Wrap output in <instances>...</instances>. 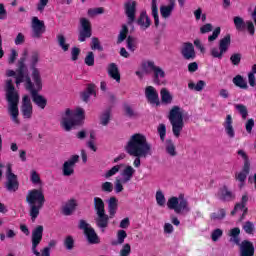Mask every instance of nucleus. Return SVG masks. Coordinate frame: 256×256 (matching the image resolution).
Listing matches in <instances>:
<instances>
[{
  "label": "nucleus",
  "mask_w": 256,
  "mask_h": 256,
  "mask_svg": "<svg viewBox=\"0 0 256 256\" xmlns=\"http://www.w3.org/2000/svg\"><path fill=\"white\" fill-rule=\"evenodd\" d=\"M125 151L130 157H135L133 165L136 168L141 167V159H147V157L153 155L151 143L141 133H135L130 137L125 146Z\"/></svg>",
  "instance_id": "1"
},
{
  "label": "nucleus",
  "mask_w": 256,
  "mask_h": 256,
  "mask_svg": "<svg viewBox=\"0 0 256 256\" xmlns=\"http://www.w3.org/2000/svg\"><path fill=\"white\" fill-rule=\"evenodd\" d=\"M83 121H85V110L83 108H76L75 112L68 108L62 113L60 127L66 132H69L74 129V127L83 125Z\"/></svg>",
  "instance_id": "2"
},
{
  "label": "nucleus",
  "mask_w": 256,
  "mask_h": 256,
  "mask_svg": "<svg viewBox=\"0 0 256 256\" xmlns=\"http://www.w3.org/2000/svg\"><path fill=\"white\" fill-rule=\"evenodd\" d=\"M33 219L39 217V211L45 205V194L43 193V181L36 171H33Z\"/></svg>",
  "instance_id": "3"
},
{
  "label": "nucleus",
  "mask_w": 256,
  "mask_h": 256,
  "mask_svg": "<svg viewBox=\"0 0 256 256\" xmlns=\"http://www.w3.org/2000/svg\"><path fill=\"white\" fill-rule=\"evenodd\" d=\"M6 87V99L9 103L8 111L12 121L19 125V93L15 91V85H13V80L11 79L7 80Z\"/></svg>",
  "instance_id": "4"
},
{
  "label": "nucleus",
  "mask_w": 256,
  "mask_h": 256,
  "mask_svg": "<svg viewBox=\"0 0 256 256\" xmlns=\"http://www.w3.org/2000/svg\"><path fill=\"white\" fill-rule=\"evenodd\" d=\"M168 119L170 125H172V133L174 137H181V132L183 127H185V122L183 121V112H181V107L173 106L169 112Z\"/></svg>",
  "instance_id": "5"
},
{
  "label": "nucleus",
  "mask_w": 256,
  "mask_h": 256,
  "mask_svg": "<svg viewBox=\"0 0 256 256\" xmlns=\"http://www.w3.org/2000/svg\"><path fill=\"white\" fill-rule=\"evenodd\" d=\"M119 209V200L117 197L112 196L108 199V214L105 210L96 212L97 225H109V219H113L117 215V210Z\"/></svg>",
  "instance_id": "6"
},
{
  "label": "nucleus",
  "mask_w": 256,
  "mask_h": 256,
  "mask_svg": "<svg viewBox=\"0 0 256 256\" xmlns=\"http://www.w3.org/2000/svg\"><path fill=\"white\" fill-rule=\"evenodd\" d=\"M231 46V34H227L219 41V48L213 47L210 50V55L214 59H223V55L229 51Z\"/></svg>",
  "instance_id": "7"
},
{
  "label": "nucleus",
  "mask_w": 256,
  "mask_h": 256,
  "mask_svg": "<svg viewBox=\"0 0 256 256\" xmlns=\"http://www.w3.org/2000/svg\"><path fill=\"white\" fill-rule=\"evenodd\" d=\"M6 167L5 188L9 193H16V191H19V179L17 178V175L13 173V166L11 164H7Z\"/></svg>",
  "instance_id": "8"
},
{
  "label": "nucleus",
  "mask_w": 256,
  "mask_h": 256,
  "mask_svg": "<svg viewBox=\"0 0 256 256\" xmlns=\"http://www.w3.org/2000/svg\"><path fill=\"white\" fill-rule=\"evenodd\" d=\"M91 35H93V28L91 26V21L87 18L80 19V29L78 32V41L80 43H85L87 39H91Z\"/></svg>",
  "instance_id": "9"
},
{
  "label": "nucleus",
  "mask_w": 256,
  "mask_h": 256,
  "mask_svg": "<svg viewBox=\"0 0 256 256\" xmlns=\"http://www.w3.org/2000/svg\"><path fill=\"white\" fill-rule=\"evenodd\" d=\"M43 239V226H38L33 232V253L36 256H51L49 248H44L41 253L37 251V245L41 243Z\"/></svg>",
  "instance_id": "10"
},
{
  "label": "nucleus",
  "mask_w": 256,
  "mask_h": 256,
  "mask_svg": "<svg viewBox=\"0 0 256 256\" xmlns=\"http://www.w3.org/2000/svg\"><path fill=\"white\" fill-rule=\"evenodd\" d=\"M167 207L168 209L175 211L178 215L183 213V211H189V203L185 198H182L179 201L178 197H171L168 199Z\"/></svg>",
  "instance_id": "11"
},
{
  "label": "nucleus",
  "mask_w": 256,
  "mask_h": 256,
  "mask_svg": "<svg viewBox=\"0 0 256 256\" xmlns=\"http://www.w3.org/2000/svg\"><path fill=\"white\" fill-rule=\"evenodd\" d=\"M233 21L237 31H245L247 29L249 35H255V24H253V21L248 20L245 22L241 16H235Z\"/></svg>",
  "instance_id": "12"
},
{
  "label": "nucleus",
  "mask_w": 256,
  "mask_h": 256,
  "mask_svg": "<svg viewBox=\"0 0 256 256\" xmlns=\"http://www.w3.org/2000/svg\"><path fill=\"white\" fill-rule=\"evenodd\" d=\"M148 69H150V71H153L154 75H153V82L155 85H163V81H161L162 79H165V71L162 70L161 67L156 66L154 61L148 60L146 62Z\"/></svg>",
  "instance_id": "13"
},
{
  "label": "nucleus",
  "mask_w": 256,
  "mask_h": 256,
  "mask_svg": "<svg viewBox=\"0 0 256 256\" xmlns=\"http://www.w3.org/2000/svg\"><path fill=\"white\" fill-rule=\"evenodd\" d=\"M247 203H249V194L244 193L241 201L235 204L234 209L231 211V215H235L236 213H239V211H242L240 221H243L245 219V215H247L249 211Z\"/></svg>",
  "instance_id": "14"
},
{
  "label": "nucleus",
  "mask_w": 256,
  "mask_h": 256,
  "mask_svg": "<svg viewBox=\"0 0 256 256\" xmlns=\"http://www.w3.org/2000/svg\"><path fill=\"white\" fill-rule=\"evenodd\" d=\"M79 163V155L75 154L70 157L69 160L65 161L62 166V173L64 177H71L75 173V165Z\"/></svg>",
  "instance_id": "15"
},
{
  "label": "nucleus",
  "mask_w": 256,
  "mask_h": 256,
  "mask_svg": "<svg viewBox=\"0 0 256 256\" xmlns=\"http://www.w3.org/2000/svg\"><path fill=\"white\" fill-rule=\"evenodd\" d=\"M216 197L219 201H222V203H231V201H235V193H233L227 185L218 189Z\"/></svg>",
  "instance_id": "16"
},
{
  "label": "nucleus",
  "mask_w": 256,
  "mask_h": 256,
  "mask_svg": "<svg viewBox=\"0 0 256 256\" xmlns=\"http://www.w3.org/2000/svg\"><path fill=\"white\" fill-rule=\"evenodd\" d=\"M45 31H47V26H45V21L39 20L37 16H34L33 17V37L36 39H41Z\"/></svg>",
  "instance_id": "17"
},
{
  "label": "nucleus",
  "mask_w": 256,
  "mask_h": 256,
  "mask_svg": "<svg viewBox=\"0 0 256 256\" xmlns=\"http://www.w3.org/2000/svg\"><path fill=\"white\" fill-rule=\"evenodd\" d=\"M125 15L128 17V25L135 22V15L137 13V2L133 0H128L124 4Z\"/></svg>",
  "instance_id": "18"
},
{
  "label": "nucleus",
  "mask_w": 256,
  "mask_h": 256,
  "mask_svg": "<svg viewBox=\"0 0 256 256\" xmlns=\"http://www.w3.org/2000/svg\"><path fill=\"white\" fill-rule=\"evenodd\" d=\"M181 55L186 61H194L197 54L195 53V46L191 42H185L181 48Z\"/></svg>",
  "instance_id": "19"
},
{
  "label": "nucleus",
  "mask_w": 256,
  "mask_h": 256,
  "mask_svg": "<svg viewBox=\"0 0 256 256\" xmlns=\"http://www.w3.org/2000/svg\"><path fill=\"white\" fill-rule=\"evenodd\" d=\"M145 97L150 105H161V102L159 101V93L155 87L147 86L145 88Z\"/></svg>",
  "instance_id": "20"
},
{
  "label": "nucleus",
  "mask_w": 256,
  "mask_h": 256,
  "mask_svg": "<svg viewBox=\"0 0 256 256\" xmlns=\"http://www.w3.org/2000/svg\"><path fill=\"white\" fill-rule=\"evenodd\" d=\"M79 227L84 230L87 240L91 245H97L99 243V236H97L95 229L87 225H80Z\"/></svg>",
  "instance_id": "21"
},
{
  "label": "nucleus",
  "mask_w": 256,
  "mask_h": 256,
  "mask_svg": "<svg viewBox=\"0 0 256 256\" xmlns=\"http://www.w3.org/2000/svg\"><path fill=\"white\" fill-rule=\"evenodd\" d=\"M43 91V79L41 78V72L37 68H33V93H40Z\"/></svg>",
  "instance_id": "22"
},
{
  "label": "nucleus",
  "mask_w": 256,
  "mask_h": 256,
  "mask_svg": "<svg viewBox=\"0 0 256 256\" xmlns=\"http://www.w3.org/2000/svg\"><path fill=\"white\" fill-rule=\"evenodd\" d=\"M21 111H22L24 119H31V113L33 111V106L31 105V99L27 95H25L22 99Z\"/></svg>",
  "instance_id": "23"
},
{
  "label": "nucleus",
  "mask_w": 256,
  "mask_h": 256,
  "mask_svg": "<svg viewBox=\"0 0 256 256\" xmlns=\"http://www.w3.org/2000/svg\"><path fill=\"white\" fill-rule=\"evenodd\" d=\"M240 245V256H254L255 246L249 240L242 241Z\"/></svg>",
  "instance_id": "24"
},
{
  "label": "nucleus",
  "mask_w": 256,
  "mask_h": 256,
  "mask_svg": "<svg viewBox=\"0 0 256 256\" xmlns=\"http://www.w3.org/2000/svg\"><path fill=\"white\" fill-rule=\"evenodd\" d=\"M137 25H139L142 31H147L151 27V18L147 15V11H142L137 19Z\"/></svg>",
  "instance_id": "25"
},
{
  "label": "nucleus",
  "mask_w": 256,
  "mask_h": 256,
  "mask_svg": "<svg viewBox=\"0 0 256 256\" xmlns=\"http://www.w3.org/2000/svg\"><path fill=\"white\" fill-rule=\"evenodd\" d=\"M91 95H94V97L97 95V92L95 91V84L93 83L87 84L86 89L80 92V98L84 103H89Z\"/></svg>",
  "instance_id": "26"
},
{
  "label": "nucleus",
  "mask_w": 256,
  "mask_h": 256,
  "mask_svg": "<svg viewBox=\"0 0 256 256\" xmlns=\"http://www.w3.org/2000/svg\"><path fill=\"white\" fill-rule=\"evenodd\" d=\"M223 127L228 137H230V139H233V137H235V129L233 128V117L231 116V114H228L226 116Z\"/></svg>",
  "instance_id": "27"
},
{
  "label": "nucleus",
  "mask_w": 256,
  "mask_h": 256,
  "mask_svg": "<svg viewBox=\"0 0 256 256\" xmlns=\"http://www.w3.org/2000/svg\"><path fill=\"white\" fill-rule=\"evenodd\" d=\"M33 103L38 109H45L47 107V98L39 92H33Z\"/></svg>",
  "instance_id": "28"
},
{
  "label": "nucleus",
  "mask_w": 256,
  "mask_h": 256,
  "mask_svg": "<svg viewBox=\"0 0 256 256\" xmlns=\"http://www.w3.org/2000/svg\"><path fill=\"white\" fill-rule=\"evenodd\" d=\"M249 173H251V166H243L242 171L236 173L235 179L241 183L240 187L245 185V181H247V175H249Z\"/></svg>",
  "instance_id": "29"
},
{
  "label": "nucleus",
  "mask_w": 256,
  "mask_h": 256,
  "mask_svg": "<svg viewBox=\"0 0 256 256\" xmlns=\"http://www.w3.org/2000/svg\"><path fill=\"white\" fill-rule=\"evenodd\" d=\"M109 76L114 79L117 83H121V73H119V68L117 64L111 63L108 67Z\"/></svg>",
  "instance_id": "30"
},
{
  "label": "nucleus",
  "mask_w": 256,
  "mask_h": 256,
  "mask_svg": "<svg viewBox=\"0 0 256 256\" xmlns=\"http://www.w3.org/2000/svg\"><path fill=\"white\" fill-rule=\"evenodd\" d=\"M77 207V202L75 199L69 200L63 207H62V213L69 217V215H73V211H75Z\"/></svg>",
  "instance_id": "31"
},
{
  "label": "nucleus",
  "mask_w": 256,
  "mask_h": 256,
  "mask_svg": "<svg viewBox=\"0 0 256 256\" xmlns=\"http://www.w3.org/2000/svg\"><path fill=\"white\" fill-rule=\"evenodd\" d=\"M173 9H175V1L170 2L168 6H161L160 14L163 17V19H168V17H171V13H173Z\"/></svg>",
  "instance_id": "32"
},
{
  "label": "nucleus",
  "mask_w": 256,
  "mask_h": 256,
  "mask_svg": "<svg viewBox=\"0 0 256 256\" xmlns=\"http://www.w3.org/2000/svg\"><path fill=\"white\" fill-rule=\"evenodd\" d=\"M133 175H135V170L132 168V166H126L122 171V183H129V181L133 179Z\"/></svg>",
  "instance_id": "33"
},
{
  "label": "nucleus",
  "mask_w": 256,
  "mask_h": 256,
  "mask_svg": "<svg viewBox=\"0 0 256 256\" xmlns=\"http://www.w3.org/2000/svg\"><path fill=\"white\" fill-rule=\"evenodd\" d=\"M161 95V101L162 103H165V105H169L173 103V96L171 95V92L167 90V88H162L160 91Z\"/></svg>",
  "instance_id": "34"
},
{
  "label": "nucleus",
  "mask_w": 256,
  "mask_h": 256,
  "mask_svg": "<svg viewBox=\"0 0 256 256\" xmlns=\"http://www.w3.org/2000/svg\"><path fill=\"white\" fill-rule=\"evenodd\" d=\"M165 149L166 153L169 154L170 157H177V148L175 147V143H173V140H166Z\"/></svg>",
  "instance_id": "35"
},
{
  "label": "nucleus",
  "mask_w": 256,
  "mask_h": 256,
  "mask_svg": "<svg viewBox=\"0 0 256 256\" xmlns=\"http://www.w3.org/2000/svg\"><path fill=\"white\" fill-rule=\"evenodd\" d=\"M232 82L236 87H239V89H249V86L247 85V81H245V78L241 75H236Z\"/></svg>",
  "instance_id": "36"
},
{
  "label": "nucleus",
  "mask_w": 256,
  "mask_h": 256,
  "mask_svg": "<svg viewBox=\"0 0 256 256\" xmlns=\"http://www.w3.org/2000/svg\"><path fill=\"white\" fill-rule=\"evenodd\" d=\"M227 215V211L225 209L220 208L217 212H213L210 214L211 221H222V219H225Z\"/></svg>",
  "instance_id": "37"
},
{
  "label": "nucleus",
  "mask_w": 256,
  "mask_h": 256,
  "mask_svg": "<svg viewBox=\"0 0 256 256\" xmlns=\"http://www.w3.org/2000/svg\"><path fill=\"white\" fill-rule=\"evenodd\" d=\"M94 211L95 213L105 211V202L101 199V197H94Z\"/></svg>",
  "instance_id": "38"
},
{
  "label": "nucleus",
  "mask_w": 256,
  "mask_h": 256,
  "mask_svg": "<svg viewBox=\"0 0 256 256\" xmlns=\"http://www.w3.org/2000/svg\"><path fill=\"white\" fill-rule=\"evenodd\" d=\"M240 233H241V230L239 228H233L230 231V236H232V238H230V242L235 243L236 245H240L241 243V240L239 239Z\"/></svg>",
  "instance_id": "39"
},
{
  "label": "nucleus",
  "mask_w": 256,
  "mask_h": 256,
  "mask_svg": "<svg viewBox=\"0 0 256 256\" xmlns=\"http://www.w3.org/2000/svg\"><path fill=\"white\" fill-rule=\"evenodd\" d=\"M109 121H111V110H106L100 116V125L107 127V125H109Z\"/></svg>",
  "instance_id": "40"
},
{
  "label": "nucleus",
  "mask_w": 256,
  "mask_h": 256,
  "mask_svg": "<svg viewBox=\"0 0 256 256\" xmlns=\"http://www.w3.org/2000/svg\"><path fill=\"white\" fill-rule=\"evenodd\" d=\"M127 35H129V28L127 27V25H122V29L118 35V39H117V43L118 45L123 43V41H125V39H127Z\"/></svg>",
  "instance_id": "41"
},
{
  "label": "nucleus",
  "mask_w": 256,
  "mask_h": 256,
  "mask_svg": "<svg viewBox=\"0 0 256 256\" xmlns=\"http://www.w3.org/2000/svg\"><path fill=\"white\" fill-rule=\"evenodd\" d=\"M127 238V232L125 230H119L117 233V241H113L112 245H123L125 243V239Z\"/></svg>",
  "instance_id": "42"
},
{
  "label": "nucleus",
  "mask_w": 256,
  "mask_h": 256,
  "mask_svg": "<svg viewBox=\"0 0 256 256\" xmlns=\"http://www.w3.org/2000/svg\"><path fill=\"white\" fill-rule=\"evenodd\" d=\"M205 81L200 80L197 82V84L190 82L188 84V88L191 89L192 91H203V89L205 88Z\"/></svg>",
  "instance_id": "43"
},
{
  "label": "nucleus",
  "mask_w": 256,
  "mask_h": 256,
  "mask_svg": "<svg viewBox=\"0 0 256 256\" xmlns=\"http://www.w3.org/2000/svg\"><path fill=\"white\" fill-rule=\"evenodd\" d=\"M57 41H58L59 47H61V49L64 52L69 51L70 45L66 43L67 40L65 39L64 35H62V34L57 35Z\"/></svg>",
  "instance_id": "44"
},
{
  "label": "nucleus",
  "mask_w": 256,
  "mask_h": 256,
  "mask_svg": "<svg viewBox=\"0 0 256 256\" xmlns=\"http://www.w3.org/2000/svg\"><path fill=\"white\" fill-rule=\"evenodd\" d=\"M235 109L238 111V113L241 115L242 119H247L249 115V110H247V106L243 104H236Z\"/></svg>",
  "instance_id": "45"
},
{
  "label": "nucleus",
  "mask_w": 256,
  "mask_h": 256,
  "mask_svg": "<svg viewBox=\"0 0 256 256\" xmlns=\"http://www.w3.org/2000/svg\"><path fill=\"white\" fill-rule=\"evenodd\" d=\"M64 247L67 251H73L75 249V239H73V236H67L64 239Z\"/></svg>",
  "instance_id": "46"
},
{
  "label": "nucleus",
  "mask_w": 256,
  "mask_h": 256,
  "mask_svg": "<svg viewBox=\"0 0 256 256\" xmlns=\"http://www.w3.org/2000/svg\"><path fill=\"white\" fill-rule=\"evenodd\" d=\"M90 47L92 51H103V46H101V41L99 38L92 37Z\"/></svg>",
  "instance_id": "47"
},
{
  "label": "nucleus",
  "mask_w": 256,
  "mask_h": 256,
  "mask_svg": "<svg viewBox=\"0 0 256 256\" xmlns=\"http://www.w3.org/2000/svg\"><path fill=\"white\" fill-rule=\"evenodd\" d=\"M237 155L241 157L244 161L243 167H251V162L249 161V155H247V152L245 150L240 149L237 151Z\"/></svg>",
  "instance_id": "48"
},
{
  "label": "nucleus",
  "mask_w": 256,
  "mask_h": 256,
  "mask_svg": "<svg viewBox=\"0 0 256 256\" xmlns=\"http://www.w3.org/2000/svg\"><path fill=\"white\" fill-rule=\"evenodd\" d=\"M84 63L88 67H93V65H95V54L92 51L87 53L84 59Z\"/></svg>",
  "instance_id": "49"
},
{
  "label": "nucleus",
  "mask_w": 256,
  "mask_h": 256,
  "mask_svg": "<svg viewBox=\"0 0 256 256\" xmlns=\"http://www.w3.org/2000/svg\"><path fill=\"white\" fill-rule=\"evenodd\" d=\"M243 58V55L241 53H234L230 56V62L235 67L239 66L241 64V59Z\"/></svg>",
  "instance_id": "50"
},
{
  "label": "nucleus",
  "mask_w": 256,
  "mask_h": 256,
  "mask_svg": "<svg viewBox=\"0 0 256 256\" xmlns=\"http://www.w3.org/2000/svg\"><path fill=\"white\" fill-rule=\"evenodd\" d=\"M156 202L159 207H165V195L161 190L156 192Z\"/></svg>",
  "instance_id": "51"
},
{
  "label": "nucleus",
  "mask_w": 256,
  "mask_h": 256,
  "mask_svg": "<svg viewBox=\"0 0 256 256\" xmlns=\"http://www.w3.org/2000/svg\"><path fill=\"white\" fill-rule=\"evenodd\" d=\"M127 49L134 53V51L137 49V46L135 45V38L133 36H128L127 40Z\"/></svg>",
  "instance_id": "52"
},
{
  "label": "nucleus",
  "mask_w": 256,
  "mask_h": 256,
  "mask_svg": "<svg viewBox=\"0 0 256 256\" xmlns=\"http://www.w3.org/2000/svg\"><path fill=\"white\" fill-rule=\"evenodd\" d=\"M26 201L30 207V212H29L30 217H31V219H33V190H29V193L26 197Z\"/></svg>",
  "instance_id": "53"
},
{
  "label": "nucleus",
  "mask_w": 256,
  "mask_h": 256,
  "mask_svg": "<svg viewBox=\"0 0 256 256\" xmlns=\"http://www.w3.org/2000/svg\"><path fill=\"white\" fill-rule=\"evenodd\" d=\"M121 169V166L119 165H116V166H113L110 170H108L104 177L106 179H109V177H113V175H117V173H119V170Z\"/></svg>",
  "instance_id": "54"
},
{
  "label": "nucleus",
  "mask_w": 256,
  "mask_h": 256,
  "mask_svg": "<svg viewBox=\"0 0 256 256\" xmlns=\"http://www.w3.org/2000/svg\"><path fill=\"white\" fill-rule=\"evenodd\" d=\"M124 111H125L126 117H130V118L137 117V112H135L129 104L124 105Z\"/></svg>",
  "instance_id": "55"
},
{
  "label": "nucleus",
  "mask_w": 256,
  "mask_h": 256,
  "mask_svg": "<svg viewBox=\"0 0 256 256\" xmlns=\"http://www.w3.org/2000/svg\"><path fill=\"white\" fill-rule=\"evenodd\" d=\"M158 133L161 141H165V137L167 135V126H165V124H159Z\"/></svg>",
  "instance_id": "56"
},
{
  "label": "nucleus",
  "mask_w": 256,
  "mask_h": 256,
  "mask_svg": "<svg viewBox=\"0 0 256 256\" xmlns=\"http://www.w3.org/2000/svg\"><path fill=\"white\" fill-rule=\"evenodd\" d=\"M101 191H103V193H113V183L111 182L102 183Z\"/></svg>",
  "instance_id": "57"
},
{
  "label": "nucleus",
  "mask_w": 256,
  "mask_h": 256,
  "mask_svg": "<svg viewBox=\"0 0 256 256\" xmlns=\"http://www.w3.org/2000/svg\"><path fill=\"white\" fill-rule=\"evenodd\" d=\"M81 55V49L77 46L73 47L71 50V60L77 61Z\"/></svg>",
  "instance_id": "58"
},
{
  "label": "nucleus",
  "mask_w": 256,
  "mask_h": 256,
  "mask_svg": "<svg viewBox=\"0 0 256 256\" xmlns=\"http://www.w3.org/2000/svg\"><path fill=\"white\" fill-rule=\"evenodd\" d=\"M219 35H221V27H216L212 33V35H210L208 37V41L211 43L213 41H215L217 39V37H219Z\"/></svg>",
  "instance_id": "59"
},
{
  "label": "nucleus",
  "mask_w": 256,
  "mask_h": 256,
  "mask_svg": "<svg viewBox=\"0 0 256 256\" xmlns=\"http://www.w3.org/2000/svg\"><path fill=\"white\" fill-rule=\"evenodd\" d=\"M220 237H223V230L219 228L215 229L211 234L212 241H219Z\"/></svg>",
  "instance_id": "60"
},
{
  "label": "nucleus",
  "mask_w": 256,
  "mask_h": 256,
  "mask_svg": "<svg viewBox=\"0 0 256 256\" xmlns=\"http://www.w3.org/2000/svg\"><path fill=\"white\" fill-rule=\"evenodd\" d=\"M245 127L247 133H251V131H253V128L255 127V120H253V118L248 119L245 124Z\"/></svg>",
  "instance_id": "61"
},
{
  "label": "nucleus",
  "mask_w": 256,
  "mask_h": 256,
  "mask_svg": "<svg viewBox=\"0 0 256 256\" xmlns=\"http://www.w3.org/2000/svg\"><path fill=\"white\" fill-rule=\"evenodd\" d=\"M211 31H213V25L210 23L205 24L200 28V33H202V35H205V33H211Z\"/></svg>",
  "instance_id": "62"
},
{
  "label": "nucleus",
  "mask_w": 256,
  "mask_h": 256,
  "mask_svg": "<svg viewBox=\"0 0 256 256\" xmlns=\"http://www.w3.org/2000/svg\"><path fill=\"white\" fill-rule=\"evenodd\" d=\"M131 253V245L125 244L120 251V256H129Z\"/></svg>",
  "instance_id": "63"
},
{
  "label": "nucleus",
  "mask_w": 256,
  "mask_h": 256,
  "mask_svg": "<svg viewBox=\"0 0 256 256\" xmlns=\"http://www.w3.org/2000/svg\"><path fill=\"white\" fill-rule=\"evenodd\" d=\"M114 189L115 193H122L124 188L123 184L121 183V179H116Z\"/></svg>",
  "instance_id": "64"
}]
</instances>
